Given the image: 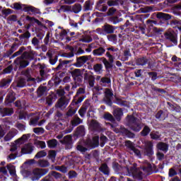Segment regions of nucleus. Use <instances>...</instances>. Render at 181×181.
I'll return each mask as SVG.
<instances>
[{"label":"nucleus","mask_w":181,"mask_h":181,"mask_svg":"<svg viewBox=\"0 0 181 181\" xmlns=\"http://www.w3.org/2000/svg\"><path fill=\"white\" fill-rule=\"evenodd\" d=\"M34 53L35 52L33 51H31L30 53L23 52L22 55L15 59L14 64L16 66H19V69L28 67V66H29V63H30L32 60H35V59H33Z\"/></svg>","instance_id":"f257e3e1"},{"label":"nucleus","mask_w":181,"mask_h":181,"mask_svg":"<svg viewBox=\"0 0 181 181\" xmlns=\"http://www.w3.org/2000/svg\"><path fill=\"white\" fill-rule=\"evenodd\" d=\"M121 0H98L95 4V9L99 12H107L108 6H119Z\"/></svg>","instance_id":"f03ea898"},{"label":"nucleus","mask_w":181,"mask_h":181,"mask_svg":"<svg viewBox=\"0 0 181 181\" xmlns=\"http://www.w3.org/2000/svg\"><path fill=\"white\" fill-rule=\"evenodd\" d=\"M127 124L129 126V128L134 131V132H139L142 127H144L142 124V121L139 119L138 117H135V116L132 115H128L126 117Z\"/></svg>","instance_id":"7ed1b4c3"},{"label":"nucleus","mask_w":181,"mask_h":181,"mask_svg":"<svg viewBox=\"0 0 181 181\" xmlns=\"http://www.w3.org/2000/svg\"><path fill=\"white\" fill-rule=\"evenodd\" d=\"M138 164L134 163L132 166L129 168L127 167V170L129 176H132L136 180H142L144 179V173L141 171V169L138 168Z\"/></svg>","instance_id":"20e7f679"},{"label":"nucleus","mask_w":181,"mask_h":181,"mask_svg":"<svg viewBox=\"0 0 181 181\" xmlns=\"http://www.w3.org/2000/svg\"><path fill=\"white\" fill-rule=\"evenodd\" d=\"M105 56L108 57L109 60L105 57L99 58V60H102L106 71L109 72L114 67V56H115V53L111 54V52H107Z\"/></svg>","instance_id":"39448f33"},{"label":"nucleus","mask_w":181,"mask_h":181,"mask_svg":"<svg viewBox=\"0 0 181 181\" xmlns=\"http://www.w3.org/2000/svg\"><path fill=\"white\" fill-rule=\"evenodd\" d=\"M13 9L16 11H23V12H31L32 13H39L40 11L32 6H26L20 3H14Z\"/></svg>","instance_id":"423d86ee"},{"label":"nucleus","mask_w":181,"mask_h":181,"mask_svg":"<svg viewBox=\"0 0 181 181\" xmlns=\"http://www.w3.org/2000/svg\"><path fill=\"white\" fill-rule=\"evenodd\" d=\"M49 173V168H35L33 170V176L31 177V180H39L40 177Z\"/></svg>","instance_id":"0eeeda50"},{"label":"nucleus","mask_w":181,"mask_h":181,"mask_svg":"<svg viewBox=\"0 0 181 181\" xmlns=\"http://www.w3.org/2000/svg\"><path fill=\"white\" fill-rule=\"evenodd\" d=\"M114 96V93H112V90L110 88H105V97L103 98V101L106 105H109V107H112V97Z\"/></svg>","instance_id":"6e6552de"},{"label":"nucleus","mask_w":181,"mask_h":181,"mask_svg":"<svg viewBox=\"0 0 181 181\" xmlns=\"http://www.w3.org/2000/svg\"><path fill=\"white\" fill-rule=\"evenodd\" d=\"M116 29H118V27L105 23L104 25L102 26V33L103 35H112Z\"/></svg>","instance_id":"1a4fd4ad"},{"label":"nucleus","mask_w":181,"mask_h":181,"mask_svg":"<svg viewBox=\"0 0 181 181\" xmlns=\"http://www.w3.org/2000/svg\"><path fill=\"white\" fill-rule=\"evenodd\" d=\"M71 77L76 83H81L83 81V73L81 69H75L70 72Z\"/></svg>","instance_id":"9d476101"},{"label":"nucleus","mask_w":181,"mask_h":181,"mask_svg":"<svg viewBox=\"0 0 181 181\" xmlns=\"http://www.w3.org/2000/svg\"><path fill=\"white\" fill-rule=\"evenodd\" d=\"M60 144L65 145V148L71 149L73 148V136L71 135H66L59 141Z\"/></svg>","instance_id":"9b49d317"},{"label":"nucleus","mask_w":181,"mask_h":181,"mask_svg":"<svg viewBox=\"0 0 181 181\" xmlns=\"http://www.w3.org/2000/svg\"><path fill=\"white\" fill-rule=\"evenodd\" d=\"M156 16L160 23H166L168 21L172 19V16L163 12L156 13Z\"/></svg>","instance_id":"f8f14e48"},{"label":"nucleus","mask_w":181,"mask_h":181,"mask_svg":"<svg viewBox=\"0 0 181 181\" xmlns=\"http://www.w3.org/2000/svg\"><path fill=\"white\" fill-rule=\"evenodd\" d=\"M165 38L174 45H177V35L174 32L167 31L164 33Z\"/></svg>","instance_id":"ddd939ff"},{"label":"nucleus","mask_w":181,"mask_h":181,"mask_svg":"<svg viewBox=\"0 0 181 181\" xmlns=\"http://www.w3.org/2000/svg\"><path fill=\"white\" fill-rule=\"evenodd\" d=\"M88 60H90V59L87 55L76 57V62L74 64V66L78 68L83 67V66H84V64H86Z\"/></svg>","instance_id":"4468645a"},{"label":"nucleus","mask_w":181,"mask_h":181,"mask_svg":"<svg viewBox=\"0 0 181 181\" xmlns=\"http://www.w3.org/2000/svg\"><path fill=\"white\" fill-rule=\"evenodd\" d=\"M70 100L67 99L66 97H61L57 102L55 107L56 108H66L69 105Z\"/></svg>","instance_id":"2eb2a0df"},{"label":"nucleus","mask_w":181,"mask_h":181,"mask_svg":"<svg viewBox=\"0 0 181 181\" xmlns=\"http://www.w3.org/2000/svg\"><path fill=\"white\" fill-rule=\"evenodd\" d=\"M13 108L12 107H0L1 117H11L13 114Z\"/></svg>","instance_id":"dca6fc26"},{"label":"nucleus","mask_w":181,"mask_h":181,"mask_svg":"<svg viewBox=\"0 0 181 181\" xmlns=\"http://www.w3.org/2000/svg\"><path fill=\"white\" fill-rule=\"evenodd\" d=\"M28 81H35V78H21L16 86V87H18V88H23V87H26V83Z\"/></svg>","instance_id":"f3484780"},{"label":"nucleus","mask_w":181,"mask_h":181,"mask_svg":"<svg viewBox=\"0 0 181 181\" xmlns=\"http://www.w3.org/2000/svg\"><path fill=\"white\" fill-rule=\"evenodd\" d=\"M144 151L147 156H152L153 155V143L152 141H147Z\"/></svg>","instance_id":"a211bd4d"},{"label":"nucleus","mask_w":181,"mask_h":181,"mask_svg":"<svg viewBox=\"0 0 181 181\" xmlns=\"http://www.w3.org/2000/svg\"><path fill=\"white\" fill-rule=\"evenodd\" d=\"M85 135H86V129L83 125L78 127L75 132L74 133V136L76 138H80L81 136H84Z\"/></svg>","instance_id":"6ab92c4d"},{"label":"nucleus","mask_w":181,"mask_h":181,"mask_svg":"<svg viewBox=\"0 0 181 181\" xmlns=\"http://www.w3.org/2000/svg\"><path fill=\"white\" fill-rule=\"evenodd\" d=\"M88 107H90V103H88V100H86L83 106L78 110V114L81 118H84Z\"/></svg>","instance_id":"aec40b11"},{"label":"nucleus","mask_w":181,"mask_h":181,"mask_svg":"<svg viewBox=\"0 0 181 181\" xmlns=\"http://www.w3.org/2000/svg\"><path fill=\"white\" fill-rule=\"evenodd\" d=\"M33 148L35 146H32L30 144H25L24 147L21 148V153L23 155H30L33 152Z\"/></svg>","instance_id":"412c9836"},{"label":"nucleus","mask_w":181,"mask_h":181,"mask_svg":"<svg viewBox=\"0 0 181 181\" xmlns=\"http://www.w3.org/2000/svg\"><path fill=\"white\" fill-rule=\"evenodd\" d=\"M120 132L127 138H129L130 139H132L135 138V134H134L132 132L129 131L128 129L121 127L120 128Z\"/></svg>","instance_id":"4be33fe9"},{"label":"nucleus","mask_w":181,"mask_h":181,"mask_svg":"<svg viewBox=\"0 0 181 181\" xmlns=\"http://www.w3.org/2000/svg\"><path fill=\"white\" fill-rule=\"evenodd\" d=\"M12 83V78H4L0 81V88H8Z\"/></svg>","instance_id":"5701e85b"},{"label":"nucleus","mask_w":181,"mask_h":181,"mask_svg":"<svg viewBox=\"0 0 181 181\" xmlns=\"http://www.w3.org/2000/svg\"><path fill=\"white\" fill-rule=\"evenodd\" d=\"M88 145L90 149H94V148L98 147L100 145V137H98V136H94L92 141L88 142Z\"/></svg>","instance_id":"b1692460"},{"label":"nucleus","mask_w":181,"mask_h":181,"mask_svg":"<svg viewBox=\"0 0 181 181\" xmlns=\"http://www.w3.org/2000/svg\"><path fill=\"white\" fill-rule=\"evenodd\" d=\"M99 84L102 87H110L111 86V78L107 76L101 78Z\"/></svg>","instance_id":"393cba45"},{"label":"nucleus","mask_w":181,"mask_h":181,"mask_svg":"<svg viewBox=\"0 0 181 181\" xmlns=\"http://www.w3.org/2000/svg\"><path fill=\"white\" fill-rule=\"evenodd\" d=\"M99 170L100 172H101V173H103V175H105L106 176H110V167H108V165H107V163H102L100 167L99 168Z\"/></svg>","instance_id":"a878e982"},{"label":"nucleus","mask_w":181,"mask_h":181,"mask_svg":"<svg viewBox=\"0 0 181 181\" xmlns=\"http://www.w3.org/2000/svg\"><path fill=\"white\" fill-rule=\"evenodd\" d=\"M136 66H146V64H149V59L146 57L138 58L136 60Z\"/></svg>","instance_id":"bb28decb"},{"label":"nucleus","mask_w":181,"mask_h":181,"mask_svg":"<svg viewBox=\"0 0 181 181\" xmlns=\"http://www.w3.org/2000/svg\"><path fill=\"white\" fill-rule=\"evenodd\" d=\"M157 148L159 151H162L163 152H165V153H166V152L169 151V145L164 142H159L157 144Z\"/></svg>","instance_id":"cd10ccee"},{"label":"nucleus","mask_w":181,"mask_h":181,"mask_svg":"<svg viewBox=\"0 0 181 181\" xmlns=\"http://www.w3.org/2000/svg\"><path fill=\"white\" fill-rule=\"evenodd\" d=\"M59 64L56 67V70H63L64 67H67V64L71 63V60H65L62 61V59H59Z\"/></svg>","instance_id":"c85d7f7f"},{"label":"nucleus","mask_w":181,"mask_h":181,"mask_svg":"<svg viewBox=\"0 0 181 181\" xmlns=\"http://www.w3.org/2000/svg\"><path fill=\"white\" fill-rule=\"evenodd\" d=\"M30 138V134H23L21 138L15 141V143L18 145H22V144H24Z\"/></svg>","instance_id":"c756f323"},{"label":"nucleus","mask_w":181,"mask_h":181,"mask_svg":"<svg viewBox=\"0 0 181 181\" xmlns=\"http://www.w3.org/2000/svg\"><path fill=\"white\" fill-rule=\"evenodd\" d=\"M105 49H104V47H100L97 49H95L93 51V56H97V57L103 56V54H105Z\"/></svg>","instance_id":"7c9ffc66"},{"label":"nucleus","mask_w":181,"mask_h":181,"mask_svg":"<svg viewBox=\"0 0 181 181\" xmlns=\"http://www.w3.org/2000/svg\"><path fill=\"white\" fill-rule=\"evenodd\" d=\"M40 77L35 78V83H42V81H45V80H46V72L43 69L40 71Z\"/></svg>","instance_id":"2f4dec72"},{"label":"nucleus","mask_w":181,"mask_h":181,"mask_svg":"<svg viewBox=\"0 0 181 181\" xmlns=\"http://www.w3.org/2000/svg\"><path fill=\"white\" fill-rule=\"evenodd\" d=\"M77 110H78V107H76L71 105H70V108L68 110V111L66 113V117L69 118L70 117H73L76 112H77Z\"/></svg>","instance_id":"473e14b6"},{"label":"nucleus","mask_w":181,"mask_h":181,"mask_svg":"<svg viewBox=\"0 0 181 181\" xmlns=\"http://www.w3.org/2000/svg\"><path fill=\"white\" fill-rule=\"evenodd\" d=\"M80 124H83V119H81L78 116L76 115L75 117L71 121V124L73 127H78Z\"/></svg>","instance_id":"72a5a7b5"},{"label":"nucleus","mask_w":181,"mask_h":181,"mask_svg":"<svg viewBox=\"0 0 181 181\" xmlns=\"http://www.w3.org/2000/svg\"><path fill=\"white\" fill-rule=\"evenodd\" d=\"M15 100H16V97L13 95V93H8L6 97L5 103L7 105L12 104L15 102Z\"/></svg>","instance_id":"f704fd0d"},{"label":"nucleus","mask_w":181,"mask_h":181,"mask_svg":"<svg viewBox=\"0 0 181 181\" xmlns=\"http://www.w3.org/2000/svg\"><path fill=\"white\" fill-rule=\"evenodd\" d=\"M124 115V112L122 108L116 109L114 111V117L117 119V121H121V117Z\"/></svg>","instance_id":"c9c22d12"},{"label":"nucleus","mask_w":181,"mask_h":181,"mask_svg":"<svg viewBox=\"0 0 181 181\" xmlns=\"http://www.w3.org/2000/svg\"><path fill=\"white\" fill-rule=\"evenodd\" d=\"M115 104L120 105V107H128V101L119 98H115Z\"/></svg>","instance_id":"e433bc0d"},{"label":"nucleus","mask_w":181,"mask_h":181,"mask_svg":"<svg viewBox=\"0 0 181 181\" xmlns=\"http://www.w3.org/2000/svg\"><path fill=\"white\" fill-rule=\"evenodd\" d=\"M131 56H132V54H131V51L129 50V49H127L124 51L123 57H122L120 60H122V62H128Z\"/></svg>","instance_id":"4c0bfd02"},{"label":"nucleus","mask_w":181,"mask_h":181,"mask_svg":"<svg viewBox=\"0 0 181 181\" xmlns=\"http://www.w3.org/2000/svg\"><path fill=\"white\" fill-rule=\"evenodd\" d=\"M149 134H151V127L148 125H145L141 131L140 135L141 136H148Z\"/></svg>","instance_id":"58836bf2"},{"label":"nucleus","mask_w":181,"mask_h":181,"mask_svg":"<svg viewBox=\"0 0 181 181\" xmlns=\"http://www.w3.org/2000/svg\"><path fill=\"white\" fill-rule=\"evenodd\" d=\"M13 52H15V45H13L10 49L3 54V59H8V57H11Z\"/></svg>","instance_id":"ea45409f"},{"label":"nucleus","mask_w":181,"mask_h":181,"mask_svg":"<svg viewBox=\"0 0 181 181\" xmlns=\"http://www.w3.org/2000/svg\"><path fill=\"white\" fill-rule=\"evenodd\" d=\"M103 64H95L93 66V70L96 74H103Z\"/></svg>","instance_id":"a19ab883"},{"label":"nucleus","mask_w":181,"mask_h":181,"mask_svg":"<svg viewBox=\"0 0 181 181\" xmlns=\"http://www.w3.org/2000/svg\"><path fill=\"white\" fill-rule=\"evenodd\" d=\"M46 91H47V87L40 86L37 89V97H42V95H45V93H46Z\"/></svg>","instance_id":"79ce46f5"},{"label":"nucleus","mask_w":181,"mask_h":181,"mask_svg":"<svg viewBox=\"0 0 181 181\" xmlns=\"http://www.w3.org/2000/svg\"><path fill=\"white\" fill-rule=\"evenodd\" d=\"M47 145L50 149H54L57 146V140L56 139L48 140Z\"/></svg>","instance_id":"37998d69"},{"label":"nucleus","mask_w":181,"mask_h":181,"mask_svg":"<svg viewBox=\"0 0 181 181\" xmlns=\"http://www.w3.org/2000/svg\"><path fill=\"white\" fill-rule=\"evenodd\" d=\"M56 156H57V152L54 150H50L48 152L47 158H49L52 162L54 163L56 160Z\"/></svg>","instance_id":"c03bdc74"},{"label":"nucleus","mask_w":181,"mask_h":181,"mask_svg":"<svg viewBox=\"0 0 181 181\" xmlns=\"http://www.w3.org/2000/svg\"><path fill=\"white\" fill-rule=\"evenodd\" d=\"M150 138L153 141H158L160 139V134H159V132L158 131H152L150 133Z\"/></svg>","instance_id":"a18cd8bd"},{"label":"nucleus","mask_w":181,"mask_h":181,"mask_svg":"<svg viewBox=\"0 0 181 181\" xmlns=\"http://www.w3.org/2000/svg\"><path fill=\"white\" fill-rule=\"evenodd\" d=\"M151 93H157L160 94H165L166 93V90L165 89L159 88L157 86H155V85H151Z\"/></svg>","instance_id":"49530a36"},{"label":"nucleus","mask_w":181,"mask_h":181,"mask_svg":"<svg viewBox=\"0 0 181 181\" xmlns=\"http://www.w3.org/2000/svg\"><path fill=\"white\" fill-rule=\"evenodd\" d=\"M172 62H174V66L175 67H178V69H181V59L178 58L176 56H173L171 58Z\"/></svg>","instance_id":"de8ad7c7"},{"label":"nucleus","mask_w":181,"mask_h":181,"mask_svg":"<svg viewBox=\"0 0 181 181\" xmlns=\"http://www.w3.org/2000/svg\"><path fill=\"white\" fill-rule=\"evenodd\" d=\"M84 98H86V95H82L79 97L78 99L74 98L72 100L71 105H73L74 107V105H78V104H81V103H83V101L84 100Z\"/></svg>","instance_id":"09e8293b"},{"label":"nucleus","mask_w":181,"mask_h":181,"mask_svg":"<svg viewBox=\"0 0 181 181\" xmlns=\"http://www.w3.org/2000/svg\"><path fill=\"white\" fill-rule=\"evenodd\" d=\"M82 8L83 7L81 6V4H76L72 6L71 12H74V13H78L79 12H81Z\"/></svg>","instance_id":"8fccbe9b"},{"label":"nucleus","mask_w":181,"mask_h":181,"mask_svg":"<svg viewBox=\"0 0 181 181\" xmlns=\"http://www.w3.org/2000/svg\"><path fill=\"white\" fill-rule=\"evenodd\" d=\"M31 35H32L30 34V32L27 30L24 33L19 35V39H20V40H21V42H23V40H25V39H26L28 40V39H29Z\"/></svg>","instance_id":"3c124183"},{"label":"nucleus","mask_w":181,"mask_h":181,"mask_svg":"<svg viewBox=\"0 0 181 181\" xmlns=\"http://www.w3.org/2000/svg\"><path fill=\"white\" fill-rule=\"evenodd\" d=\"M59 12H71V6H67V5H62L60 6V8L59 9Z\"/></svg>","instance_id":"603ef678"},{"label":"nucleus","mask_w":181,"mask_h":181,"mask_svg":"<svg viewBox=\"0 0 181 181\" xmlns=\"http://www.w3.org/2000/svg\"><path fill=\"white\" fill-rule=\"evenodd\" d=\"M38 165L40 168H48V166H50V163H49V161L47 160H39Z\"/></svg>","instance_id":"864d4df0"},{"label":"nucleus","mask_w":181,"mask_h":181,"mask_svg":"<svg viewBox=\"0 0 181 181\" xmlns=\"http://www.w3.org/2000/svg\"><path fill=\"white\" fill-rule=\"evenodd\" d=\"M104 119L106 121H110V122H115V118L111 113H106L103 116Z\"/></svg>","instance_id":"5fc2aeb1"},{"label":"nucleus","mask_w":181,"mask_h":181,"mask_svg":"<svg viewBox=\"0 0 181 181\" xmlns=\"http://www.w3.org/2000/svg\"><path fill=\"white\" fill-rule=\"evenodd\" d=\"M107 40L109 42H112V43H117V41L118 40V38L117 37V35L115 34H110L107 36Z\"/></svg>","instance_id":"6e6d98bb"},{"label":"nucleus","mask_w":181,"mask_h":181,"mask_svg":"<svg viewBox=\"0 0 181 181\" xmlns=\"http://www.w3.org/2000/svg\"><path fill=\"white\" fill-rule=\"evenodd\" d=\"M47 155V153L45 151H40L37 153V154L35 156V159H40V158H45Z\"/></svg>","instance_id":"4d7b16f0"},{"label":"nucleus","mask_w":181,"mask_h":181,"mask_svg":"<svg viewBox=\"0 0 181 181\" xmlns=\"http://www.w3.org/2000/svg\"><path fill=\"white\" fill-rule=\"evenodd\" d=\"M54 119L55 121H64V119H63V113L60 111H57L54 115Z\"/></svg>","instance_id":"13d9d810"},{"label":"nucleus","mask_w":181,"mask_h":181,"mask_svg":"<svg viewBox=\"0 0 181 181\" xmlns=\"http://www.w3.org/2000/svg\"><path fill=\"white\" fill-rule=\"evenodd\" d=\"M49 174L50 175L51 177H53V179H62V174L60 173L52 171Z\"/></svg>","instance_id":"bf43d9fd"},{"label":"nucleus","mask_w":181,"mask_h":181,"mask_svg":"<svg viewBox=\"0 0 181 181\" xmlns=\"http://www.w3.org/2000/svg\"><path fill=\"white\" fill-rule=\"evenodd\" d=\"M91 9V1L88 0L85 2L83 5V11L87 12V11H90Z\"/></svg>","instance_id":"052dcab7"},{"label":"nucleus","mask_w":181,"mask_h":181,"mask_svg":"<svg viewBox=\"0 0 181 181\" xmlns=\"http://www.w3.org/2000/svg\"><path fill=\"white\" fill-rule=\"evenodd\" d=\"M125 147L128 148V149H130L131 151H132V149H134L135 148V145L134 144V143L129 140H127L125 141Z\"/></svg>","instance_id":"680f3d73"},{"label":"nucleus","mask_w":181,"mask_h":181,"mask_svg":"<svg viewBox=\"0 0 181 181\" xmlns=\"http://www.w3.org/2000/svg\"><path fill=\"white\" fill-rule=\"evenodd\" d=\"M115 12H117V8L111 7L107 10L106 16H112L115 14Z\"/></svg>","instance_id":"e2e57ef3"},{"label":"nucleus","mask_w":181,"mask_h":181,"mask_svg":"<svg viewBox=\"0 0 181 181\" xmlns=\"http://www.w3.org/2000/svg\"><path fill=\"white\" fill-rule=\"evenodd\" d=\"M106 50H107V52H110V53H111V54H112V53H115L116 56L118 54L117 52H118V48L114 47V46H112L110 47H107L106 48Z\"/></svg>","instance_id":"0e129e2a"},{"label":"nucleus","mask_w":181,"mask_h":181,"mask_svg":"<svg viewBox=\"0 0 181 181\" xmlns=\"http://www.w3.org/2000/svg\"><path fill=\"white\" fill-rule=\"evenodd\" d=\"M148 76L151 78L152 81H155L158 78V72H148Z\"/></svg>","instance_id":"69168bd1"},{"label":"nucleus","mask_w":181,"mask_h":181,"mask_svg":"<svg viewBox=\"0 0 181 181\" xmlns=\"http://www.w3.org/2000/svg\"><path fill=\"white\" fill-rule=\"evenodd\" d=\"M33 132L37 135H40V134L45 133V129L42 127H35L33 129Z\"/></svg>","instance_id":"338daca9"},{"label":"nucleus","mask_w":181,"mask_h":181,"mask_svg":"<svg viewBox=\"0 0 181 181\" xmlns=\"http://www.w3.org/2000/svg\"><path fill=\"white\" fill-rule=\"evenodd\" d=\"M77 176H78L77 172H76L75 170H70L68 173L69 179H76Z\"/></svg>","instance_id":"774afa93"}]
</instances>
